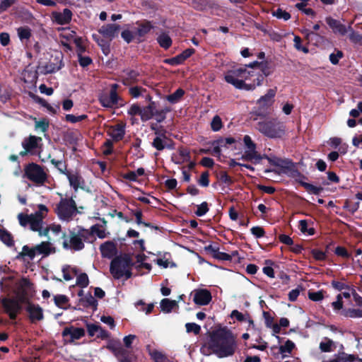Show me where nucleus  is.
<instances>
[{
	"mask_svg": "<svg viewBox=\"0 0 362 362\" xmlns=\"http://www.w3.org/2000/svg\"><path fill=\"white\" fill-rule=\"evenodd\" d=\"M332 307L334 312L339 313L343 308V301L341 299V294H338L336 300L332 303Z\"/></svg>",
	"mask_w": 362,
	"mask_h": 362,
	"instance_id": "nucleus-51",
	"label": "nucleus"
},
{
	"mask_svg": "<svg viewBox=\"0 0 362 362\" xmlns=\"http://www.w3.org/2000/svg\"><path fill=\"white\" fill-rule=\"evenodd\" d=\"M132 266L128 256L117 257L111 262L110 271L115 279L127 280L132 276Z\"/></svg>",
	"mask_w": 362,
	"mask_h": 362,
	"instance_id": "nucleus-3",
	"label": "nucleus"
},
{
	"mask_svg": "<svg viewBox=\"0 0 362 362\" xmlns=\"http://www.w3.org/2000/svg\"><path fill=\"white\" fill-rule=\"evenodd\" d=\"M147 257L144 254L137 255L136 257V262L133 263L134 267L140 272L142 269H145L148 271L151 269V265L146 262Z\"/></svg>",
	"mask_w": 362,
	"mask_h": 362,
	"instance_id": "nucleus-32",
	"label": "nucleus"
},
{
	"mask_svg": "<svg viewBox=\"0 0 362 362\" xmlns=\"http://www.w3.org/2000/svg\"><path fill=\"white\" fill-rule=\"evenodd\" d=\"M348 33H349V37L351 42L358 43L362 40V36L358 33L354 31L352 29L351 30H349Z\"/></svg>",
	"mask_w": 362,
	"mask_h": 362,
	"instance_id": "nucleus-63",
	"label": "nucleus"
},
{
	"mask_svg": "<svg viewBox=\"0 0 362 362\" xmlns=\"http://www.w3.org/2000/svg\"><path fill=\"white\" fill-rule=\"evenodd\" d=\"M177 305V301L169 298H164L160 301V306L164 313H170Z\"/></svg>",
	"mask_w": 362,
	"mask_h": 362,
	"instance_id": "nucleus-35",
	"label": "nucleus"
},
{
	"mask_svg": "<svg viewBox=\"0 0 362 362\" xmlns=\"http://www.w3.org/2000/svg\"><path fill=\"white\" fill-rule=\"evenodd\" d=\"M54 300L57 306L61 308H66L69 299L64 295H57L54 297Z\"/></svg>",
	"mask_w": 362,
	"mask_h": 362,
	"instance_id": "nucleus-47",
	"label": "nucleus"
},
{
	"mask_svg": "<svg viewBox=\"0 0 362 362\" xmlns=\"http://www.w3.org/2000/svg\"><path fill=\"white\" fill-rule=\"evenodd\" d=\"M209 211L208 204L206 202H203L201 204L197 206V209L195 211V214L198 216H202L206 214Z\"/></svg>",
	"mask_w": 362,
	"mask_h": 362,
	"instance_id": "nucleus-59",
	"label": "nucleus"
},
{
	"mask_svg": "<svg viewBox=\"0 0 362 362\" xmlns=\"http://www.w3.org/2000/svg\"><path fill=\"white\" fill-rule=\"evenodd\" d=\"M13 293L20 301L23 303H28L29 298L33 295L32 284L27 279H21L16 284Z\"/></svg>",
	"mask_w": 362,
	"mask_h": 362,
	"instance_id": "nucleus-7",
	"label": "nucleus"
},
{
	"mask_svg": "<svg viewBox=\"0 0 362 362\" xmlns=\"http://www.w3.org/2000/svg\"><path fill=\"white\" fill-rule=\"evenodd\" d=\"M21 255L28 256L30 259H33L34 257L37 255L35 247L30 248L27 245L23 246Z\"/></svg>",
	"mask_w": 362,
	"mask_h": 362,
	"instance_id": "nucleus-52",
	"label": "nucleus"
},
{
	"mask_svg": "<svg viewBox=\"0 0 362 362\" xmlns=\"http://www.w3.org/2000/svg\"><path fill=\"white\" fill-rule=\"evenodd\" d=\"M110 349L119 362H134L133 355L120 345L112 346Z\"/></svg>",
	"mask_w": 362,
	"mask_h": 362,
	"instance_id": "nucleus-14",
	"label": "nucleus"
},
{
	"mask_svg": "<svg viewBox=\"0 0 362 362\" xmlns=\"http://www.w3.org/2000/svg\"><path fill=\"white\" fill-rule=\"evenodd\" d=\"M100 250L103 257L111 258L117 254L116 244L112 241H107L100 246Z\"/></svg>",
	"mask_w": 362,
	"mask_h": 362,
	"instance_id": "nucleus-21",
	"label": "nucleus"
},
{
	"mask_svg": "<svg viewBox=\"0 0 362 362\" xmlns=\"http://www.w3.org/2000/svg\"><path fill=\"white\" fill-rule=\"evenodd\" d=\"M55 212L60 220L69 222L76 216L78 210L72 199L64 198L57 204Z\"/></svg>",
	"mask_w": 362,
	"mask_h": 362,
	"instance_id": "nucleus-6",
	"label": "nucleus"
},
{
	"mask_svg": "<svg viewBox=\"0 0 362 362\" xmlns=\"http://www.w3.org/2000/svg\"><path fill=\"white\" fill-rule=\"evenodd\" d=\"M26 310L32 322L41 320L43 318L42 309L38 305L28 303Z\"/></svg>",
	"mask_w": 362,
	"mask_h": 362,
	"instance_id": "nucleus-22",
	"label": "nucleus"
},
{
	"mask_svg": "<svg viewBox=\"0 0 362 362\" xmlns=\"http://www.w3.org/2000/svg\"><path fill=\"white\" fill-rule=\"evenodd\" d=\"M122 37L127 42L129 43L133 40L134 38L136 37L135 36V30L134 32H131L129 30H124L122 33Z\"/></svg>",
	"mask_w": 362,
	"mask_h": 362,
	"instance_id": "nucleus-62",
	"label": "nucleus"
},
{
	"mask_svg": "<svg viewBox=\"0 0 362 362\" xmlns=\"http://www.w3.org/2000/svg\"><path fill=\"white\" fill-rule=\"evenodd\" d=\"M137 28L135 29V36L140 40V38L148 34L153 28V25L149 21H144L136 23Z\"/></svg>",
	"mask_w": 362,
	"mask_h": 362,
	"instance_id": "nucleus-27",
	"label": "nucleus"
},
{
	"mask_svg": "<svg viewBox=\"0 0 362 362\" xmlns=\"http://www.w3.org/2000/svg\"><path fill=\"white\" fill-rule=\"evenodd\" d=\"M273 15L279 19H284V21H287L291 18V15L281 8H278L275 11H274Z\"/></svg>",
	"mask_w": 362,
	"mask_h": 362,
	"instance_id": "nucleus-54",
	"label": "nucleus"
},
{
	"mask_svg": "<svg viewBox=\"0 0 362 362\" xmlns=\"http://www.w3.org/2000/svg\"><path fill=\"white\" fill-rule=\"evenodd\" d=\"M124 132V128L123 126L117 125L111 129L110 134L113 139L119 141L123 138Z\"/></svg>",
	"mask_w": 362,
	"mask_h": 362,
	"instance_id": "nucleus-38",
	"label": "nucleus"
},
{
	"mask_svg": "<svg viewBox=\"0 0 362 362\" xmlns=\"http://www.w3.org/2000/svg\"><path fill=\"white\" fill-rule=\"evenodd\" d=\"M141 107H140L137 104H133L129 108L128 114L132 115V116H135V115H137L140 116V115H141Z\"/></svg>",
	"mask_w": 362,
	"mask_h": 362,
	"instance_id": "nucleus-64",
	"label": "nucleus"
},
{
	"mask_svg": "<svg viewBox=\"0 0 362 362\" xmlns=\"http://www.w3.org/2000/svg\"><path fill=\"white\" fill-rule=\"evenodd\" d=\"M239 70L242 71V74H240V78H243V81L245 82V80H250L252 77H256L257 78L258 75L260 74V69L259 71H257V69H255L252 71L247 70L246 68H239ZM253 83H257V79L255 80Z\"/></svg>",
	"mask_w": 362,
	"mask_h": 362,
	"instance_id": "nucleus-34",
	"label": "nucleus"
},
{
	"mask_svg": "<svg viewBox=\"0 0 362 362\" xmlns=\"http://www.w3.org/2000/svg\"><path fill=\"white\" fill-rule=\"evenodd\" d=\"M66 175L71 187H72L74 190L76 191L79 188H84L85 181L78 173H69Z\"/></svg>",
	"mask_w": 362,
	"mask_h": 362,
	"instance_id": "nucleus-24",
	"label": "nucleus"
},
{
	"mask_svg": "<svg viewBox=\"0 0 362 362\" xmlns=\"http://www.w3.org/2000/svg\"><path fill=\"white\" fill-rule=\"evenodd\" d=\"M156 112L155 103L151 102L148 105L141 108L140 117L142 121H148L153 117Z\"/></svg>",
	"mask_w": 362,
	"mask_h": 362,
	"instance_id": "nucleus-30",
	"label": "nucleus"
},
{
	"mask_svg": "<svg viewBox=\"0 0 362 362\" xmlns=\"http://www.w3.org/2000/svg\"><path fill=\"white\" fill-rule=\"evenodd\" d=\"M37 254H42L47 255L51 252V245L49 242H42L40 245L35 246Z\"/></svg>",
	"mask_w": 362,
	"mask_h": 362,
	"instance_id": "nucleus-44",
	"label": "nucleus"
},
{
	"mask_svg": "<svg viewBox=\"0 0 362 362\" xmlns=\"http://www.w3.org/2000/svg\"><path fill=\"white\" fill-rule=\"evenodd\" d=\"M85 334L84 329L78 327H66L62 332L63 337L69 342L79 339Z\"/></svg>",
	"mask_w": 362,
	"mask_h": 362,
	"instance_id": "nucleus-17",
	"label": "nucleus"
},
{
	"mask_svg": "<svg viewBox=\"0 0 362 362\" xmlns=\"http://www.w3.org/2000/svg\"><path fill=\"white\" fill-rule=\"evenodd\" d=\"M173 162L175 164L181 165L189 160V153L187 149L180 148L172 155Z\"/></svg>",
	"mask_w": 362,
	"mask_h": 362,
	"instance_id": "nucleus-28",
	"label": "nucleus"
},
{
	"mask_svg": "<svg viewBox=\"0 0 362 362\" xmlns=\"http://www.w3.org/2000/svg\"><path fill=\"white\" fill-rule=\"evenodd\" d=\"M185 91L182 88H178L175 93L166 96V99L170 103L175 104L180 101L183 96Z\"/></svg>",
	"mask_w": 362,
	"mask_h": 362,
	"instance_id": "nucleus-42",
	"label": "nucleus"
},
{
	"mask_svg": "<svg viewBox=\"0 0 362 362\" xmlns=\"http://www.w3.org/2000/svg\"><path fill=\"white\" fill-rule=\"evenodd\" d=\"M204 250L206 252L211 254L214 257L221 258L223 259H229L228 255L225 254V253H219L218 252V248L213 245H209L207 246H205Z\"/></svg>",
	"mask_w": 362,
	"mask_h": 362,
	"instance_id": "nucleus-36",
	"label": "nucleus"
},
{
	"mask_svg": "<svg viewBox=\"0 0 362 362\" xmlns=\"http://www.w3.org/2000/svg\"><path fill=\"white\" fill-rule=\"evenodd\" d=\"M257 129L269 138H279L285 133L283 123L276 119H266L258 122Z\"/></svg>",
	"mask_w": 362,
	"mask_h": 362,
	"instance_id": "nucleus-5",
	"label": "nucleus"
},
{
	"mask_svg": "<svg viewBox=\"0 0 362 362\" xmlns=\"http://www.w3.org/2000/svg\"><path fill=\"white\" fill-rule=\"evenodd\" d=\"M334 348H335L334 341L328 338H325L320 344V349L324 352L332 351Z\"/></svg>",
	"mask_w": 362,
	"mask_h": 362,
	"instance_id": "nucleus-40",
	"label": "nucleus"
},
{
	"mask_svg": "<svg viewBox=\"0 0 362 362\" xmlns=\"http://www.w3.org/2000/svg\"><path fill=\"white\" fill-rule=\"evenodd\" d=\"M119 30V25L116 24H107L102 26L99 30V33L105 37L112 40L116 36Z\"/></svg>",
	"mask_w": 362,
	"mask_h": 362,
	"instance_id": "nucleus-25",
	"label": "nucleus"
},
{
	"mask_svg": "<svg viewBox=\"0 0 362 362\" xmlns=\"http://www.w3.org/2000/svg\"><path fill=\"white\" fill-rule=\"evenodd\" d=\"M341 314L346 317L360 318L362 317V310L349 308L343 310Z\"/></svg>",
	"mask_w": 362,
	"mask_h": 362,
	"instance_id": "nucleus-41",
	"label": "nucleus"
},
{
	"mask_svg": "<svg viewBox=\"0 0 362 362\" xmlns=\"http://www.w3.org/2000/svg\"><path fill=\"white\" fill-rule=\"evenodd\" d=\"M62 272L64 279L67 281L73 279L78 274V269L71 265L63 266Z\"/></svg>",
	"mask_w": 362,
	"mask_h": 362,
	"instance_id": "nucleus-33",
	"label": "nucleus"
},
{
	"mask_svg": "<svg viewBox=\"0 0 362 362\" xmlns=\"http://www.w3.org/2000/svg\"><path fill=\"white\" fill-rule=\"evenodd\" d=\"M211 127L214 132L219 131L222 127V121L219 116L216 115L212 119Z\"/></svg>",
	"mask_w": 362,
	"mask_h": 362,
	"instance_id": "nucleus-50",
	"label": "nucleus"
},
{
	"mask_svg": "<svg viewBox=\"0 0 362 362\" xmlns=\"http://www.w3.org/2000/svg\"><path fill=\"white\" fill-rule=\"evenodd\" d=\"M83 237V234L81 232H71L69 238H66L64 234L63 247L65 249L81 250L84 247Z\"/></svg>",
	"mask_w": 362,
	"mask_h": 362,
	"instance_id": "nucleus-10",
	"label": "nucleus"
},
{
	"mask_svg": "<svg viewBox=\"0 0 362 362\" xmlns=\"http://www.w3.org/2000/svg\"><path fill=\"white\" fill-rule=\"evenodd\" d=\"M185 327L187 332H193L195 334H198L201 331V327L196 323H187Z\"/></svg>",
	"mask_w": 362,
	"mask_h": 362,
	"instance_id": "nucleus-58",
	"label": "nucleus"
},
{
	"mask_svg": "<svg viewBox=\"0 0 362 362\" xmlns=\"http://www.w3.org/2000/svg\"><path fill=\"white\" fill-rule=\"evenodd\" d=\"M146 349L151 358L155 362H170L168 357L162 351L151 348L150 345L147 346Z\"/></svg>",
	"mask_w": 362,
	"mask_h": 362,
	"instance_id": "nucleus-31",
	"label": "nucleus"
},
{
	"mask_svg": "<svg viewBox=\"0 0 362 362\" xmlns=\"http://www.w3.org/2000/svg\"><path fill=\"white\" fill-rule=\"evenodd\" d=\"M193 300L197 305H208L211 300V294L206 289L194 290L193 292Z\"/></svg>",
	"mask_w": 362,
	"mask_h": 362,
	"instance_id": "nucleus-16",
	"label": "nucleus"
},
{
	"mask_svg": "<svg viewBox=\"0 0 362 362\" xmlns=\"http://www.w3.org/2000/svg\"><path fill=\"white\" fill-rule=\"evenodd\" d=\"M76 285L81 288H86L89 284V279L88 275L84 272H80L78 269V274L76 276Z\"/></svg>",
	"mask_w": 362,
	"mask_h": 362,
	"instance_id": "nucleus-37",
	"label": "nucleus"
},
{
	"mask_svg": "<svg viewBox=\"0 0 362 362\" xmlns=\"http://www.w3.org/2000/svg\"><path fill=\"white\" fill-rule=\"evenodd\" d=\"M0 240L8 246L12 245L13 243L11 235L4 229H0Z\"/></svg>",
	"mask_w": 362,
	"mask_h": 362,
	"instance_id": "nucleus-46",
	"label": "nucleus"
},
{
	"mask_svg": "<svg viewBox=\"0 0 362 362\" xmlns=\"http://www.w3.org/2000/svg\"><path fill=\"white\" fill-rule=\"evenodd\" d=\"M242 71L239 69L230 70L225 74V80L227 83L233 85L236 88L244 89L247 90H254L256 86H259L262 84L264 77L262 74H259L257 78V83H252L250 84L245 83L243 78H240V76L242 74Z\"/></svg>",
	"mask_w": 362,
	"mask_h": 362,
	"instance_id": "nucleus-4",
	"label": "nucleus"
},
{
	"mask_svg": "<svg viewBox=\"0 0 362 362\" xmlns=\"http://www.w3.org/2000/svg\"><path fill=\"white\" fill-rule=\"evenodd\" d=\"M263 157L258 153L256 148L245 149L240 159L247 161H251L255 164L260 163Z\"/></svg>",
	"mask_w": 362,
	"mask_h": 362,
	"instance_id": "nucleus-26",
	"label": "nucleus"
},
{
	"mask_svg": "<svg viewBox=\"0 0 362 362\" xmlns=\"http://www.w3.org/2000/svg\"><path fill=\"white\" fill-rule=\"evenodd\" d=\"M41 142L42 139L35 136H30L28 138L25 139L22 142L25 151L21 152V156H23L28 152L35 151L40 147Z\"/></svg>",
	"mask_w": 362,
	"mask_h": 362,
	"instance_id": "nucleus-12",
	"label": "nucleus"
},
{
	"mask_svg": "<svg viewBox=\"0 0 362 362\" xmlns=\"http://www.w3.org/2000/svg\"><path fill=\"white\" fill-rule=\"evenodd\" d=\"M53 20L59 25H65L69 23L72 17L71 11L68 8H64L62 12H53Z\"/></svg>",
	"mask_w": 362,
	"mask_h": 362,
	"instance_id": "nucleus-19",
	"label": "nucleus"
},
{
	"mask_svg": "<svg viewBox=\"0 0 362 362\" xmlns=\"http://www.w3.org/2000/svg\"><path fill=\"white\" fill-rule=\"evenodd\" d=\"M152 146L158 151H162L164 148H173V145L171 141L164 134H157L154 138Z\"/></svg>",
	"mask_w": 362,
	"mask_h": 362,
	"instance_id": "nucleus-18",
	"label": "nucleus"
},
{
	"mask_svg": "<svg viewBox=\"0 0 362 362\" xmlns=\"http://www.w3.org/2000/svg\"><path fill=\"white\" fill-rule=\"evenodd\" d=\"M0 303L10 318L15 319L17 314L21 310V304L23 303L16 297L14 298H0Z\"/></svg>",
	"mask_w": 362,
	"mask_h": 362,
	"instance_id": "nucleus-9",
	"label": "nucleus"
},
{
	"mask_svg": "<svg viewBox=\"0 0 362 362\" xmlns=\"http://www.w3.org/2000/svg\"><path fill=\"white\" fill-rule=\"evenodd\" d=\"M17 34L22 42L28 40L32 35L30 28L27 26L18 28L17 29Z\"/></svg>",
	"mask_w": 362,
	"mask_h": 362,
	"instance_id": "nucleus-39",
	"label": "nucleus"
},
{
	"mask_svg": "<svg viewBox=\"0 0 362 362\" xmlns=\"http://www.w3.org/2000/svg\"><path fill=\"white\" fill-rule=\"evenodd\" d=\"M295 344L293 341L287 340L284 345L280 346V352L284 356H286L293 349Z\"/></svg>",
	"mask_w": 362,
	"mask_h": 362,
	"instance_id": "nucleus-49",
	"label": "nucleus"
},
{
	"mask_svg": "<svg viewBox=\"0 0 362 362\" xmlns=\"http://www.w3.org/2000/svg\"><path fill=\"white\" fill-rule=\"evenodd\" d=\"M294 47L298 51H302L303 52L307 54L309 50L306 47H304L301 45V39L299 36H295L293 39Z\"/></svg>",
	"mask_w": 362,
	"mask_h": 362,
	"instance_id": "nucleus-53",
	"label": "nucleus"
},
{
	"mask_svg": "<svg viewBox=\"0 0 362 362\" xmlns=\"http://www.w3.org/2000/svg\"><path fill=\"white\" fill-rule=\"evenodd\" d=\"M48 126H49V123L45 119L35 122V129H40L42 132H45L47 131Z\"/></svg>",
	"mask_w": 362,
	"mask_h": 362,
	"instance_id": "nucleus-61",
	"label": "nucleus"
},
{
	"mask_svg": "<svg viewBox=\"0 0 362 362\" xmlns=\"http://www.w3.org/2000/svg\"><path fill=\"white\" fill-rule=\"evenodd\" d=\"M146 90L139 86H134L129 88V93L134 98H138L143 95Z\"/></svg>",
	"mask_w": 362,
	"mask_h": 362,
	"instance_id": "nucleus-55",
	"label": "nucleus"
},
{
	"mask_svg": "<svg viewBox=\"0 0 362 362\" xmlns=\"http://www.w3.org/2000/svg\"><path fill=\"white\" fill-rule=\"evenodd\" d=\"M299 228L303 233H307L308 235H313L314 233L313 228H308V223L305 220H301L299 221Z\"/></svg>",
	"mask_w": 362,
	"mask_h": 362,
	"instance_id": "nucleus-56",
	"label": "nucleus"
},
{
	"mask_svg": "<svg viewBox=\"0 0 362 362\" xmlns=\"http://www.w3.org/2000/svg\"><path fill=\"white\" fill-rule=\"evenodd\" d=\"M238 349L237 338L233 333L226 329L213 332L207 344L201 348V352L209 356L214 354L218 358L232 356Z\"/></svg>",
	"mask_w": 362,
	"mask_h": 362,
	"instance_id": "nucleus-1",
	"label": "nucleus"
},
{
	"mask_svg": "<svg viewBox=\"0 0 362 362\" xmlns=\"http://www.w3.org/2000/svg\"><path fill=\"white\" fill-rule=\"evenodd\" d=\"M275 165L283 168V172L289 176L296 177L300 175L297 170L293 169V164L290 160L278 159Z\"/></svg>",
	"mask_w": 362,
	"mask_h": 362,
	"instance_id": "nucleus-23",
	"label": "nucleus"
},
{
	"mask_svg": "<svg viewBox=\"0 0 362 362\" xmlns=\"http://www.w3.org/2000/svg\"><path fill=\"white\" fill-rule=\"evenodd\" d=\"M325 21L334 34L345 35L349 30H351V25L346 27L339 21L334 19L332 17H327Z\"/></svg>",
	"mask_w": 362,
	"mask_h": 362,
	"instance_id": "nucleus-13",
	"label": "nucleus"
},
{
	"mask_svg": "<svg viewBox=\"0 0 362 362\" xmlns=\"http://www.w3.org/2000/svg\"><path fill=\"white\" fill-rule=\"evenodd\" d=\"M92 233L95 234L99 238L103 239L107 236L109 233L106 232L105 228L99 225H95L91 228Z\"/></svg>",
	"mask_w": 362,
	"mask_h": 362,
	"instance_id": "nucleus-45",
	"label": "nucleus"
},
{
	"mask_svg": "<svg viewBox=\"0 0 362 362\" xmlns=\"http://www.w3.org/2000/svg\"><path fill=\"white\" fill-rule=\"evenodd\" d=\"M86 117H87V116L86 115L75 116L74 115L69 114V115H66V120L71 123H76V122H81V121L85 119Z\"/></svg>",
	"mask_w": 362,
	"mask_h": 362,
	"instance_id": "nucleus-57",
	"label": "nucleus"
},
{
	"mask_svg": "<svg viewBox=\"0 0 362 362\" xmlns=\"http://www.w3.org/2000/svg\"><path fill=\"white\" fill-rule=\"evenodd\" d=\"M48 211L45 205L38 204L34 213L30 215L19 214L18 219L21 226H29L30 229L38 232L40 236H47L49 230L54 234H59L62 230L59 224L53 223L47 227H43V219L47 216Z\"/></svg>",
	"mask_w": 362,
	"mask_h": 362,
	"instance_id": "nucleus-2",
	"label": "nucleus"
},
{
	"mask_svg": "<svg viewBox=\"0 0 362 362\" xmlns=\"http://www.w3.org/2000/svg\"><path fill=\"white\" fill-rule=\"evenodd\" d=\"M300 183L305 188V189L313 194H319L322 191V187H317L309 183L300 182Z\"/></svg>",
	"mask_w": 362,
	"mask_h": 362,
	"instance_id": "nucleus-48",
	"label": "nucleus"
},
{
	"mask_svg": "<svg viewBox=\"0 0 362 362\" xmlns=\"http://www.w3.org/2000/svg\"><path fill=\"white\" fill-rule=\"evenodd\" d=\"M123 83L128 86L139 81V73L131 69H126L122 74Z\"/></svg>",
	"mask_w": 362,
	"mask_h": 362,
	"instance_id": "nucleus-29",
	"label": "nucleus"
},
{
	"mask_svg": "<svg viewBox=\"0 0 362 362\" xmlns=\"http://www.w3.org/2000/svg\"><path fill=\"white\" fill-rule=\"evenodd\" d=\"M342 57H343L342 52L340 50H336L335 52L332 53L329 55V60L332 64H337L339 62V59L341 58H342Z\"/></svg>",
	"mask_w": 362,
	"mask_h": 362,
	"instance_id": "nucleus-60",
	"label": "nucleus"
},
{
	"mask_svg": "<svg viewBox=\"0 0 362 362\" xmlns=\"http://www.w3.org/2000/svg\"><path fill=\"white\" fill-rule=\"evenodd\" d=\"M61 42L69 47L71 42L77 43V38L74 31L69 28H62L60 33Z\"/></svg>",
	"mask_w": 362,
	"mask_h": 362,
	"instance_id": "nucleus-20",
	"label": "nucleus"
},
{
	"mask_svg": "<svg viewBox=\"0 0 362 362\" xmlns=\"http://www.w3.org/2000/svg\"><path fill=\"white\" fill-rule=\"evenodd\" d=\"M25 175L30 180L38 185L43 184L47 179L42 168L35 163H30L25 167Z\"/></svg>",
	"mask_w": 362,
	"mask_h": 362,
	"instance_id": "nucleus-8",
	"label": "nucleus"
},
{
	"mask_svg": "<svg viewBox=\"0 0 362 362\" xmlns=\"http://www.w3.org/2000/svg\"><path fill=\"white\" fill-rule=\"evenodd\" d=\"M118 85L115 83L111 86L110 93H103L99 96V101L102 106L105 107L112 108L118 104L119 97L117 93Z\"/></svg>",
	"mask_w": 362,
	"mask_h": 362,
	"instance_id": "nucleus-11",
	"label": "nucleus"
},
{
	"mask_svg": "<svg viewBox=\"0 0 362 362\" xmlns=\"http://www.w3.org/2000/svg\"><path fill=\"white\" fill-rule=\"evenodd\" d=\"M276 95L275 89H269L267 93L262 96L257 101L258 108L260 111H265L267 110L274 103V98Z\"/></svg>",
	"mask_w": 362,
	"mask_h": 362,
	"instance_id": "nucleus-15",
	"label": "nucleus"
},
{
	"mask_svg": "<svg viewBox=\"0 0 362 362\" xmlns=\"http://www.w3.org/2000/svg\"><path fill=\"white\" fill-rule=\"evenodd\" d=\"M157 40L160 46L165 49H168L172 44V40L170 36L166 33H161L158 37Z\"/></svg>",
	"mask_w": 362,
	"mask_h": 362,
	"instance_id": "nucleus-43",
	"label": "nucleus"
}]
</instances>
